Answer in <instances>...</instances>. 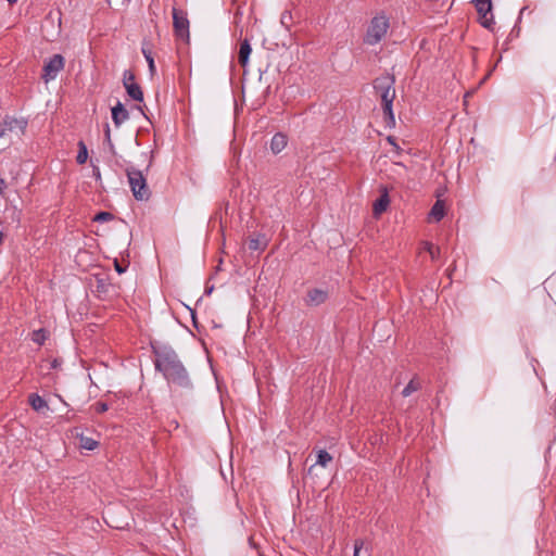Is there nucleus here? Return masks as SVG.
<instances>
[{
    "instance_id": "32",
    "label": "nucleus",
    "mask_w": 556,
    "mask_h": 556,
    "mask_svg": "<svg viewBox=\"0 0 556 556\" xmlns=\"http://www.w3.org/2000/svg\"><path fill=\"white\" fill-rule=\"evenodd\" d=\"M104 135H105V141H106V142L112 141V140H111V130H110L109 125H106V127H105Z\"/></svg>"
},
{
    "instance_id": "12",
    "label": "nucleus",
    "mask_w": 556,
    "mask_h": 556,
    "mask_svg": "<svg viewBox=\"0 0 556 556\" xmlns=\"http://www.w3.org/2000/svg\"><path fill=\"white\" fill-rule=\"evenodd\" d=\"M128 118V111L124 108V105L121 102H117V104L114 108H112V119L114 125L118 127Z\"/></svg>"
},
{
    "instance_id": "14",
    "label": "nucleus",
    "mask_w": 556,
    "mask_h": 556,
    "mask_svg": "<svg viewBox=\"0 0 556 556\" xmlns=\"http://www.w3.org/2000/svg\"><path fill=\"white\" fill-rule=\"evenodd\" d=\"M252 52L251 45L248 39H244L240 43V50L238 55V62L242 67H245L249 62L250 54Z\"/></svg>"
},
{
    "instance_id": "24",
    "label": "nucleus",
    "mask_w": 556,
    "mask_h": 556,
    "mask_svg": "<svg viewBox=\"0 0 556 556\" xmlns=\"http://www.w3.org/2000/svg\"><path fill=\"white\" fill-rule=\"evenodd\" d=\"M79 445L81 448L92 451L99 445V443H98V441L93 440L92 438L80 435Z\"/></svg>"
},
{
    "instance_id": "1",
    "label": "nucleus",
    "mask_w": 556,
    "mask_h": 556,
    "mask_svg": "<svg viewBox=\"0 0 556 556\" xmlns=\"http://www.w3.org/2000/svg\"><path fill=\"white\" fill-rule=\"evenodd\" d=\"M151 349L154 355V367L166 379L173 392H184L193 389V383L187 368L172 346L152 343Z\"/></svg>"
},
{
    "instance_id": "3",
    "label": "nucleus",
    "mask_w": 556,
    "mask_h": 556,
    "mask_svg": "<svg viewBox=\"0 0 556 556\" xmlns=\"http://www.w3.org/2000/svg\"><path fill=\"white\" fill-rule=\"evenodd\" d=\"M126 176L135 199L138 201H148L150 199L151 191L142 172L135 167H128L126 168Z\"/></svg>"
},
{
    "instance_id": "2",
    "label": "nucleus",
    "mask_w": 556,
    "mask_h": 556,
    "mask_svg": "<svg viewBox=\"0 0 556 556\" xmlns=\"http://www.w3.org/2000/svg\"><path fill=\"white\" fill-rule=\"evenodd\" d=\"M395 77L389 73H384L372 81V87L377 97L381 100L383 118L386 126L395 127V118L392 110L395 99Z\"/></svg>"
},
{
    "instance_id": "30",
    "label": "nucleus",
    "mask_w": 556,
    "mask_h": 556,
    "mask_svg": "<svg viewBox=\"0 0 556 556\" xmlns=\"http://www.w3.org/2000/svg\"><path fill=\"white\" fill-rule=\"evenodd\" d=\"M114 268H115V270H116L118 274H123V273H125V271H126L127 266H122V264H121L117 260H115V261H114Z\"/></svg>"
},
{
    "instance_id": "13",
    "label": "nucleus",
    "mask_w": 556,
    "mask_h": 556,
    "mask_svg": "<svg viewBox=\"0 0 556 556\" xmlns=\"http://www.w3.org/2000/svg\"><path fill=\"white\" fill-rule=\"evenodd\" d=\"M390 204V198L388 194V190L383 188L381 195L375 201L372 205V211L376 216L383 213Z\"/></svg>"
},
{
    "instance_id": "26",
    "label": "nucleus",
    "mask_w": 556,
    "mask_h": 556,
    "mask_svg": "<svg viewBox=\"0 0 556 556\" xmlns=\"http://www.w3.org/2000/svg\"><path fill=\"white\" fill-rule=\"evenodd\" d=\"M78 146H79V151L76 156V161L78 164H84V163H86V161L88 159V150H87L86 144L83 141H79Z\"/></svg>"
},
{
    "instance_id": "16",
    "label": "nucleus",
    "mask_w": 556,
    "mask_h": 556,
    "mask_svg": "<svg viewBox=\"0 0 556 556\" xmlns=\"http://www.w3.org/2000/svg\"><path fill=\"white\" fill-rule=\"evenodd\" d=\"M287 142V136L281 132H277L271 138L270 150L273 151V153L278 154L286 148Z\"/></svg>"
},
{
    "instance_id": "38",
    "label": "nucleus",
    "mask_w": 556,
    "mask_h": 556,
    "mask_svg": "<svg viewBox=\"0 0 556 556\" xmlns=\"http://www.w3.org/2000/svg\"><path fill=\"white\" fill-rule=\"evenodd\" d=\"M285 21H288V17H285V20L282 18V20H281V23H285Z\"/></svg>"
},
{
    "instance_id": "31",
    "label": "nucleus",
    "mask_w": 556,
    "mask_h": 556,
    "mask_svg": "<svg viewBox=\"0 0 556 556\" xmlns=\"http://www.w3.org/2000/svg\"><path fill=\"white\" fill-rule=\"evenodd\" d=\"M387 140H388V142H389L390 144H392V146L394 147V149H395L396 153H400L401 148L396 144V142H395V138H394V137H392V136H389V137L387 138Z\"/></svg>"
},
{
    "instance_id": "27",
    "label": "nucleus",
    "mask_w": 556,
    "mask_h": 556,
    "mask_svg": "<svg viewBox=\"0 0 556 556\" xmlns=\"http://www.w3.org/2000/svg\"><path fill=\"white\" fill-rule=\"evenodd\" d=\"M114 218V215L110 212H99L94 215L93 222H109Z\"/></svg>"
},
{
    "instance_id": "25",
    "label": "nucleus",
    "mask_w": 556,
    "mask_h": 556,
    "mask_svg": "<svg viewBox=\"0 0 556 556\" xmlns=\"http://www.w3.org/2000/svg\"><path fill=\"white\" fill-rule=\"evenodd\" d=\"M47 338H48V333L45 329H38L31 333V340L34 342L38 343L39 345H42L45 343V341L47 340Z\"/></svg>"
},
{
    "instance_id": "7",
    "label": "nucleus",
    "mask_w": 556,
    "mask_h": 556,
    "mask_svg": "<svg viewBox=\"0 0 556 556\" xmlns=\"http://www.w3.org/2000/svg\"><path fill=\"white\" fill-rule=\"evenodd\" d=\"M64 58L61 54H54L43 65V73L41 75V78L46 83L54 79L58 76V74L64 68Z\"/></svg>"
},
{
    "instance_id": "35",
    "label": "nucleus",
    "mask_w": 556,
    "mask_h": 556,
    "mask_svg": "<svg viewBox=\"0 0 556 556\" xmlns=\"http://www.w3.org/2000/svg\"><path fill=\"white\" fill-rule=\"evenodd\" d=\"M10 4H14L17 2V0H7Z\"/></svg>"
},
{
    "instance_id": "17",
    "label": "nucleus",
    "mask_w": 556,
    "mask_h": 556,
    "mask_svg": "<svg viewBox=\"0 0 556 556\" xmlns=\"http://www.w3.org/2000/svg\"><path fill=\"white\" fill-rule=\"evenodd\" d=\"M331 462H332V456L326 450H319L317 452L316 463L308 468L307 473L312 475L316 465H319L321 467H327L328 464Z\"/></svg>"
},
{
    "instance_id": "4",
    "label": "nucleus",
    "mask_w": 556,
    "mask_h": 556,
    "mask_svg": "<svg viewBox=\"0 0 556 556\" xmlns=\"http://www.w3.org/2000/svg\"><path fill=\"white\" fill-rule=\"evenodd\" d=\"M389 20L384 15L375 16L368 26L364 41L367 45L378 43L389 29Z\"/></svg>"
},
{
    "instance_id": "29",
    "label": "nucleus",
    "mask_w": 556,
    "mask_h": 556,
    "mask_svg": "<svg viewBox=\"0 0 556 556\" xmlns=\"http://www.w3.org/2000/svg\"><path fill=\"white\" fill-rule=\"evenodd\" d=\"M94 409L97 413L102 414L108 410V404L104 402H98L94 404Z\"/></svg>"
},
{
    "instance_id": "36",
    "label": "nucleus",
    "mask_w": 556,
    "mask_h": 556,
    "mask_svg": "<svg viewBox=\"0 0 556 556\" xmlns=\"http://www.w3.org/2000/svg\"><path fill=\"white\" fill-rule=\"evenodd\" d=\"M3 242V233L0 231V244Z\"/></svg>"
},
{
    "instance_id": "19",
    "label": "nucleus",
    "mask_w": 556,
    "mask_h": 556,
    "mask_svg": "<svg viewBox=\"0 0 556 556\" xmlns=\"http://www.w3.org/2000/svg\"><path fill=\"white\" fill-rule=\"evenodd\" d=\"M28 402H29V405L31 406V408L36 412H40L43 408H48V404H47L46 400H43L37 393L30 394L28 397Z\"/></svg>"
},
{
    "instance_id": "23",
    "label": "nucleus",
    "mask_w": 556,
    "mask_h": 556,
    "mask_svg": "<svg viewBox=\"0 0 556 556\" xmlns=\"http://www.w3.org/2000/svg\"><path fill=\"white\" fill-rule=\"evenodd\" d=\"M421 384L418 380L416 379H412L407 386L403 389L402 391V395L407 397L409 396L412 393L418 391L420 389Z\"/></svg>"
},
{
    "instance_id": "33",
    "label": "nucleus",
    "mask_w": 556,
    "mask_h": 556,
    "mask_svg": "<svg viewBox=\"0 0 556 556\" xmlns=\"http://www.w3.org/2000/svg\"><path fill=\"white\" fill-rule=\"evenodd\" d=\"M93 176L96 177L97 180L101 179L100 169L96 166L93 167Z\"/></svg>"
},
{
    "instance_id": "28",
    "label": "nucleus",
    "mask_w": 556,
    "mask_h": 556,
    "mask_svg": "<svg viewBox=\"0 0 556 556\" xmlns=\"http://www.w3.org/2000/svg\"><path fill=\"white\" fill-rule=\"evenodd\" d=\"M62 362L61 359L59 358H53L52 361L49 362V365L48 366H45L43 364L40 365V368L41 370H43L45 368L47 370H51V369H56L61 366ZM47 374H49V371H47Z\"/></svg>"
},
{
    "instance_id": "8",
    "label": "nucleus",
    "mask_w": 556,
    "mask_h": 556,
    "mask_svg": "<svg viewBox=\"0 0 556 556\" xmlns=\"http://www.w3.org/2000/svg\"><path fill=\"white\" fill-rule=\"evenodd\" d=\"M123 85L126 89L127 94L135 101H143V92L141 87L136 83V76L134 72L127 70L123 73Z\"/></svg>"
},
{
    "instance_id": "18",
    "label": "nucleus",
    "mask_w": 556,
    "mask_h": 556,
    "mask_svg": "<svg viewBox=\"0 0 556 556\" xmlns=\"http://www.w3.org/2000/svg\"><path fill=\"white\" fill-rule=\"evenodd\" d=\"M111 287L112 285L109 282L108 278L101 276L96 277V292L99 296L109 294Z\"/></svg>"
},
{
    "instance_id": "9",
    "label": "nucleus",
    "mask_w": 556,
    "mask_h": 556,
    "mask_svg": "<svg viewBox=\"0 0 556 556\" xmlns=\"http://www.w3.org/2000/svg\"><path fill=\"white\" fill-rule=\"evenodd\" d=\"M27 122L25 119L7 118L0 124V139L11 134L20 137L24 134Z\"/></svg>"
},
{
    "instance_id": "20",
    "label": "nucleus",
    "mask_w": 556,
    "mask_h": 556,
    "mask_svg": "<svg viewBox=\"0 0 556 556\" xmlns=\"http://www.w3.org/2000/svg\"><path fill=\"white\" fill-rule=\"evenodd\" d=\"M353 556H370V551L368 547H365V541L363 539L355 540Z\"/></svg>"
},
{
    "instance_id": "10",
    "label": "nucleus",
    "mask_w": 556,
    "mask_h": 556,
    "mask_svg": "<svg viewBox=\"0 0 556 556\" xmlns=\"http://www.w3.org/2000/svg\"><path fill=\"white\" fill-rule=\"evenodd\" d=\"M327 299L328 292L326 290L315 288L308 290L305 302L309 306H317L325 303Z\"/></svg>"
},
{
    "instance_id": "6",
    "label": "nucleus",
    "mask_w": 556,
    "mask_h": 556,
    "mask_svg": "<svg viewBox=\"0 0 556 556\" xmlns=\"http://www.w3.org/2000/svg\"><path fill=\"white\" fill-rule=\"evenodd\" d=\"M473 3L479 14L480 24L486 29H493L494 16L491 0H473Z\"/></svg>"
},
{
    "instance_id": "21",
    "label": "nucleus",
    "mask_w": 556,
    "mask_h": 556,
    "mask_svg": "<svg viewBox=\"0 0 556 556\" xmlns=\"http://www.w3.org/2000/svg\"><path fill=\"white\" fill-rule=\"evenodd\" d=\"M430 216L435 220L439 222L444 216V204L441 201H437L434 205L432 206L430 211Z\"/></svg>"
},
{
    "instance_id": "11",
    "label": "nucleus",
    "mask_w": 556,
    "mask_h": 556,
    "mask_svg": "<svg viewBox=\"0 0 556 556\" xmlns=\"http://www.w3.org/2000/svg\"><path fill=\"white\" fill-rule=\"evenodd\" d=\"M152 48H153V45L150 40L144 39L142 41L141 52H142L146 61L148 62L149 72H150L151 76H153L156 72L154 59L152 55Z\"/></svg>"
},
{
    "instance_id": "34",
    "label": "nucleus",
    "mask_w": 556,
    "mask_h": 556,
    "mask_svg": "<svg viewBox=\"0 0 556 556\" xmlns=\"http://www.w3.org/2000/svg\"><path fill=\"white\" fill-rule=\"evenodd\" d=\"M109 144V149H110V152L113 154V155H116V150H115V147L113 144L112 141L108 142Z\"/></svg>"
},
{
    "instance_id": "37",
    "label": "nucleus",
    "mask_w": 556,
    "mask_h": 556,
    "mask_svg": "<svg viewBox=\"0 0 556 556\" xmlns=\"http://www.w3.org/2000/svg\"><path fill=\"white\" fill-rule=\"evenodd\" d=\"M285 21H288V17H285V20L282 18V20H281V23H285Z\"/></svg>"
},
{
    "instance_id": "5",
    "label": "nucleus",
    "mask_w": 556,
    "mask_h": 556,
    "mask_svg": "<svg viewBox=\"0 0 556 556\" xmlns=\"http://www.w3.org/2000/svg\"><path fill=\"white\" fill-rule=\"evenodd\" d=\"M173 26L176 37L189 41V20L187 13L180 9L173 8Z\"/></svg>"
},
{
    "instance_id": "22",
    "label": "nucleus",
    "mask_w": 556,
    "mask_h": 556,
    "mask_svg": "<svg viewBox=\"0 0 556 556\" xmlns=\"http://www.w3.org/2000/svg\"><path fill=\"white\" fill-rule=\"evenodd\" d=\"M422 249L430 254L432 261H435L440 257L441 250L439 247H434L431 242L424 241Z\"/></svg>"
},
{
    "instance_id": "15",
    "label": "nucleus",
    "mask_w": 556,
    "mask_h": 556,
    "mask_svg": "<svg viewBox=\"0 0 556 556\" xmlns=\"http://www.w3.org/2000/svg\"><path fill=\"white\" fill-rule=\"evenodd\" d=\"M247 245L251 251H263L267 247V239L263 235L250 237L247 240Z\"/></svg>"
}]
</instances>
